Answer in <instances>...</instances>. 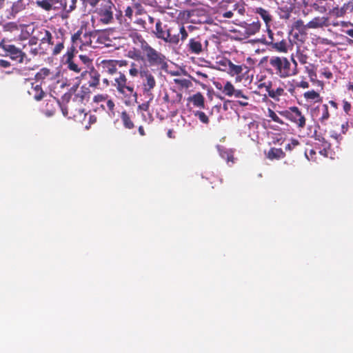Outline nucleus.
Returning <instances> with one entry per match:
<instances>
[{
    "mask_svg": "<svg viewBox=\"0 0 353 353\" xmlns=\"http://www.w3.org/2000/svg\"><path fill=\"white\" fill-rule=\"evenodd\" d=\"M145 59L141 55L140 52H134V55L131 57L136 60L147 61L148 67L157 68V70L159 69H164L167 67V62L165 61V56L158 52L156 49L152 48L150 45L146 47L142 50Z\"/></svg>",
    "mask_w": 353,
    "mask_h": 353,
    "instance_id": "obj_1",
    "label": "nucleus"
},
{
    "mask_svg": "<svg viewBox=\"0 0 353 353\" xmlns=\"http://www.w3.org/2000/svg\"><path fill=\"white\" fill-rule=\"evenodd\" d=\"M117 74L118 76L114 79L112 85L126 99V103H130L132 101L137 102V93L134 90V84L128 80L124 73L119 72Z\"/></svg>",
    "mask_w": 353,
    "mask_h": 353,
    "instance_id": "obj_2",
    "label": "nucleus"
},
{
    "mask_svg": "<svg viewBox=\"0 0 353 353\" xmlns=\"http://www.w3.org/2000/svg\"><path fill=\"white\" fill-rule=\"evenodd\" d=\"M70 94H65L63 97V101H66L65 104H61L59 101L62 114L68 119H72L77 121H82L87 117L85 112L83 105H79L75 101L70 100Z\"/></svg>",
    "mask_w": 353,
    "mask_h": 353,
    "instance_id": "obj_3",
    "label": "nucleus"
},
{
    "mask_svg": "<svg viewBox=\"0 0 353 353\" xmlns=\"http://www.w3.org/2000/svg\"><path fill=\"white\" fill-rule=\"evenodd\" d=\"M67 32L63 28H54L52 33L50 35L48 42L46 43L45 48H46V53L51 52V55L56 57L61 54L65 48V43L67 39Z\"/></svg>",
    "mask_w": 353,
    "mask_h": 353,
    "instance_id": "obj_4",
    "label": "nucleus"
},
{
    "mask_svg": "<svg viewBox=\"0 0 353 353\" xmlns=\"http://www.w3.org/2000/svg\"><path fill=\"white\" fill-rule=\"evenodd\" d=\"M115 6L111 0H102L94 8V13L99 23L108 25L114 22Z\"/></svg>",
    "mask_w": 353,
    "mask_h": 353,
    "instance_id": "obj_5",
    "label": "nucleus"
},
{
    "mask_svg": "<svg viewBox=\"0 0 353 353\" xmlns=\"http://www.w3.org/2000/svg\"><path fill=\"white\" fill-rule=\"evenodd\" d=\"M0 48H1L5 56L9 57L12 61H16L17 63H28L31 60L28 54L24 52L21 48L12 44L10 41L3 39L0 41Z\"/></svg>",
    "mask_w": 353,
    "mask_h": 353,
    "instance_id": "obj_6",
    "label": "nucleus"
},
{
    "mask_svg": "<svg viewBox=\"0 0 353 353\" xmlns=\"http://www.w3.org/2000/svg\"><path fill=\"white\" fill-rule=\"evenodd\" d=\"M156 70L154 68L150 70L145 63L141 65L140 78L142 79L143 94L150 98V101H152L154 98L152 90L157 85L155 78L152 74V72H155Z\"/></svg>",
    "mask_w": 353,
    "mask_h": 353,
    "instance_id": "obj_7",
    "label": "nucleus"
},
{
    "mask_svg": "<svg viewBox=\"0 0 353 353\" xmlns=\"http://www.w3.org/2000/svg\"><path fill=\"white\" fill-rule=\"evenodd\" d=\"M269 64L273 73L280 78H288L293 74L291 72V63L287 57L272 56L269 60Z\"/></svg>",
    "mask_w": 353,
    "mask_h": 353,
    "instance_id": "obj_8",
    "label": "nucleus"
},
{
    "mask_svg": "<svg viewBox=\"0 0 353 353\" xmlns=\"http://www.w3.org/2000/svg\"><path fill=\"white\" fill-rule=\"evenodd\" d=\"M174 30V27H168V25L163 24L160 19L155 23V28L152 33L158 39L163 40L165 43L177 45L179 43V39L176 35H172Z\"/></svg>",
    "mask_w": 353,
    "mask_h": 353,
    "instance_id": "obj_9",
    "label": "nucleus"
},
{
    "mask_svg": "<svg viewBox=\"0 0 353 353\" xmlns=\"http://www.w3.org/2000/svg\"><path fill=\"white\" fill-rule=\"evenodd\" d=\"M99 39V32L97 30L91 32H83L82 28L78 30L71 37V41L77 47L83 48V47L91 46L95 48L96 46L92 45L93 39Z\"/></svg>",
    "mask_w": 353,
    "mask_h": 353,
    "instance_id": "obj_10",
    "label": "nucleus"
},
{
    "mask_svg": "<svg viewBox=\"0 0 353 353\" xmlns=\"http://www.w3.org/2000/svg\"><path fill=\"white\" fill-rule=\"evenodd\" d=\"M311 115L318 123L323 125H327L330 118L328 105L323 104L312 108Z\"/></svg>",
    "mask_w": 353,
    "mask_h": 353,
    "instance_id": "obj_11",
    "label": "nucleus"
},
{
    "mask_svg": "<svg viewBox=\"0 0 353 353\" xmlns=\"http://www.w3.org/2000/svg\"><path fill=\"white\" fill-rule=\"evenodd\" d=\"M284 115L299 128H303L305 127L306 119L299 108L296 106L289 108V109L284 112Z\"/></svg>",
    "mask_w": 353,
    "mask_h": 353,
    "instance_id": "obj_12",
    "label": "nucleus"
},
{
    "mask_svg": "<svg viewBox=\"0 0 353 353\" xmlns=\"http://www.w3.org/2000/svg\"><path fill=\"white\" fill-rule=\"evenodd\" d=\"M280 10V17L288 19L295 8L296 0H275Z\"/></svg>",
    "mask_w": 353,
    "mask_h": 353,
    "instance_id": "obj_13",
    "label": "nucleus"
},
{
    "mask_svg": "<svg viewBox=\"0 0 353 353\" xmlns=\"http://www.w3.org/2000/svg\"><path fill=\"white\" fill-rule=\"evenodd\" d=\"M54 28V27L37 26L33 29L32 34H35L39 44L45 48L47 46L46 43L48 42Z\"/></svg>",
    "mask_w": 353,
    "mask_h": 353,
    "instance_id": "obj_14",
    "label": "nucleus"
},
{
    "mask_svg": "<svg viewBox=\"0 0 353 353\" xmlns=\"http://www.w3.org/2000/svg\"><path fill=\"white\" fill-rule=\"evenodd\" d=\"M203 43L205 46L203 44L202 38L199 36L191 38L188 44V50L192 54H199L203 52L205 49H207L208 41L205 39Z\"/></svg>",
    "mask_w": 353,
    "mask_h": 353,
    "instance_id": "obj_15",
    "label": "nucleus"
},
{
    "mask_svg": "<svg viewBox=\"0 0 353 353\" xmlns=\"http://www.w3.org/2000/svg\"><path fill=\"white\" fill-rule=\"evenodd\" d=\"M229 64L230 68H228V72L231 76H236V79L238 81H241L250 71L248 67L245 64L235 65L233 63H229Z\"/></svg>",
    "mask_w": 353,
    "mask_h": 353,
    "instance_id": "obj_16",
    "label": "nucleus"
},
{
    "mask_svg": "<svg viewBox=\"0 0 353 353\" xmlns=\"http://www.w3.org/2000/svg\"><path fill=\"white\" fill-rule=\"evenodd\" d=\"M81 77L88 80V85L91 88H95L99 84L100 74L93 67L90 71H83L81 73Z\"/></svg>",
    "mask_w": 353,
    "mask_h": 353,
    "instance_id": "obj_17",
    "label": "nucleus"
},
{
    "mask_svg": "<svg viewBox=\"0 0 353 353\" xmlns=\"http://www.w3.org/2000/svg\"><path fill=\"white\" fill-rule=\"evenodd\" d=\"M222 92L228 97L234 96L236 98L243 99H247L246 94H245L241 90L235 89L234 86L230 81L225 82L223 88L222 89Z\"/></svg>",
    "mask_w": 353,
    "mask_h": 353,
    "instance_id": "obj_18",
    "label": "nucleus"
},
{
    "mask_svg": "<svg viewBox=\"0 0 353 353\" xmlns=\"http://www.w3.org/2000/svg\"><path fill=\"white\" fill-rule=\"evenodd\" d=\"M254 12L258 14L265 22L267 30L270 29V26L273 21V16L270 11L263 8H256Z\"/></svg>",
    "mask_w": 353,
    "mask_h": 353,
    "instance_id": "obj_19",
    "label": "nucleus"
},
{
    "mask_svg": "<svg viewBox=\"0 0 353 353\" xmlns=\"http://www.w3.org/2000/svg\"><path fill=\"white\" fill-rule=\"evenodd\" d=\"M55 4L59 6H55L56 8H61L67 13L71 12L76 8L77 0H52Z\"/></svg>",
    "mask_w": 353,
    "mask_h": 353,
    "instance_id": "obj_20",
    "label": "nucleus"
},
{
    "mask_svg": "<svg viewBox=\"0 0 353 353\" xmlns=\"http://www.w3.org/2000/svg\"><path fill=\"white\" fill-rule=\"evenodd\" d=\"M118 65V62L117 60H103L101 62V65L103 69V72L112 75L117 73V66Z\"/></svg>",
    "mask_w": 353,
    "mask_h": 353,
    "instance_id": "obj_21",
    "label": "nucleus"
},
{
    "mask_svg": "<svg viewBox=\"0 0 353 353\" xmlns=\"http://www.w3.org/2000/svg\"><path fill=\"white\" fill-rule=\"evenodd\" d=\"M261 23L259 20L252 23L243 22L241 26L245 29V34L249 37L257 33L261 29Z\"/></svg>",
    "mask_w": 353,
    "mask_h": 353,
    "instance_id": "obj_22",
    "label": "nucleus"
},
{
    "mask_svg": "<svg viewBox=\"0 0 353 353\" xmlns=\"http://www.w3.org/2000/svg\"><path fill=\"white\" fill-rule=\"evenodd\" d=\"M28 93L37 101L42 100L46 96V92L43 90L41 85L34 83H32L31 89L28 91Z\"/></svg>",
    "mask_w": 353,
    "mask_h": 353,
    "instance_id": "obj_23",
    "label": "nucleus"
},
{
    "mask_svg": "<svg viewBox=\"0 0 353 353\" xmlns=\"http://www.w3.org/2000/svg\"><path fill=\"white\" fill-rule=\"evenodd\" d=\"M130 37L132 39L134 43L139 45L141 51L148 47L150 44L143 39L141 34L137 32H132L130 34Z\"/></svg>",
    "mask_w": 353,
    "mask_h": 353,
    "instance_id": "obj_24",
    "label": "nucleus"
},
{
    "mask_svg": "<svg viewBox=\"0 0 353 353\" xmlns=\"http://www.w3.org/2000/svg\"><path fill=\"white\" fill-rule=\"evenodd\" d=\"M25 8L26 5L23 3V0H16L11 6L8 18H14L18 13L23 11Z\"/></svg>",
    "mask_w": 353,
    "mask_h": 353,
    "instance_id": "obj_25",
    "label": "nucleus"
},
{
    "mask_svg": "<svg viewBox=\"0 0 353 353\" xmlns=\"http://www.w3.org/2000/svg\"><path fill=\"white\" fill-rule=\"evenodd\" d=\"M188 101L192 102L195 107L205 108V98L201 92H197L188 98Z\"/></svg>",
    "mask_w": 353,
    "mask_h": 353,
    "instance_id": "obj_26",
    "label": "nucleus"
},
{
    "mask_svg": "<svg viewBox=\"0 0 353 353\" xmlns=\"http://www.w3.org/2000/svg\"><path fill=\"white\" fill-rule=\"evenodd\" d=\"M285 157V152L281 148H271L267 154V158L273 159H281Z\"/></svg>",
    "mask_w": 353,
    "mask_h": 353,
    "instance_id": "obj_27",
    "label": "nucleus"
},
{
    "mask_svg": "<svg viewBox=\"0 0 353 353\" xmlns=\"http://www.w3.org/2000/svg\"><path fill=\"white\" fill-rule=\"evenodd\" d=\"M288 48L289 44L287 39H281L279 41L274 43V48L272 49L280 53H287Z\"/></svg>",
    "mask_w": 353,
    "mask_h": 353,
    "instance_id": "obj_28",
    "label": "nucleus"
},
{
    "mask_svg": "<svg viewBox=\"0 0 353 353\" xmlns=\"http://www.w3.org/2000/svg\"><path fill=\"white\" fill-rule=\"evenodd\" d=\"M29 54L32 57H35L37 56H43L47 54L46 48L40 45L39 43L37 46H29Z\"/></svg>",
    "mask_w": 353,
    "mask_h": 353,
    "instance_id": "obj_29",
    "label": "nucleus"
},
{
    "mask_svg": "<svg viewBox=\"0 0 353 353\" xmlns=\"http://www.w3.org/2000/svg\"><path fill=\"white\" fill-rule=\"evenodd\" d=\"M326 19L324 17H315L306 24L307 28H317L325 25Z\"/></svg>",
    "mask_w": 353,
    "mask_h": 353,
    "instance_id": "obj_30",
    "label": "nucleus"
},
{
    "mask_svg": "<svg viewBox=\"0 0 353 353\" xmlns=\"http://www.w3.org/2000/svg\"><path fill=\"white\" fill-rule=\"evenodd\" d=\"M121 119L123 125L125 128L131 130L134 128V123L132 121L130 115L127 113V112L123 111L121 112Z\"/></svg>",
    "mask_w": 353,
    "mask_h": 353,
    "instance_id": "obj_31",
    "label": "nucleus"
},
{
    "mask_svg": "<svg viewBox=\"0 0 353 353\" xmlns=\"http://www.w3.org/2000/svg\"><path fill=\"white\" fill-rule=\"evenodd\" d=\"M230 5L232 6V10H236L239 6L233 0H222L219 4V11L226 10Z\"/></svg>",
    "mask_w": 353,
    "mask_h": 353,
    "instance_id": "obj_32",
    "label": "nucleus"
},
{
    "mask_svg": "<svg viewBox=\"0 0 353 353\" xmlns=\"http://www.w3.org/2000/svg\"><path fill=\"white\" fill-rule=\"evenodd\" d=\"M88 93L85 90H81L79 92H78L77 94H75L74 98L72 99V101H75L79 105H83V101L85 99V98L88 97Z\"/></svg>",
    "mask_w": 353,
    "mask_h": 353,
    "instance_id": "obj_33",
    "label": "nucleus"
},
{
    "mask_svg": "<svg viewBox=\"0 0 353 353\" xmlns=\"http://www.w3.org/2000/svg\"><path fill=\"white\" fill-rule=\"evenodd\" d=\"M303 96L307 100H314L316 102H321L322 101V97H321L319 93L314 90L305 92Z\"/></svg>",
    "mask_w": 353,
    "mask_h": 353,
    "instance_id": "obj_34",
    "label": "nucleus"
},
{
    "mask_svg": "<svg viewBox=\"0 0 353 353\" xmlns=\"http://www.w3.org/2000/svg\"><path fill=\"white\" fill-rule=\"evenodd\" d=\"M178 38L179 39V41H184L187 39L188 37V32L185 28L183 25H178L177 26V34Z\"/></svg>",
    "mask_w": 353,
    "mask_h": 353,
    "instance_id": "obj_35",
    "label": "nucleus"
},
{
    "mask_svg": "<svg viewBox=\"0 0 353 353\" xmlns=\"http://www.w3.org/2000/svg\"><path fill=\"white\" fill-rule=\"evenodd\" d=\"M77 48V45L72 43V46L68 48L66 53L63 56L65 59V62H69L70 61L73 60Z\"/></svg>",
    "mask_w": 353,
    "mask_h": 353,
    "instance_id": "obj_36",
    "label": "nucleus"
},
{
    "mask_svg": "<svg viewBox=\"0 0 353 353\" xmlns=\"http://www.w3.org/2000/svg\"><path fill=\"white\" fill-rule=\"evenodd\" d=\"M37 4L40 8H43L46 11H49L52 8V4H55L52 0H41L37 1Z\"/></svg>",
    "mask_w": 353,
    "mask_h": 353,
    "instance_id": "obj_37",
    "label": "nucleus"
},
{
    "mask_svg": "<svg viewBox=\"0 0 353 353\" xmlns=\"http://www.w3.org/2000/svg\"><path fill=\"white\" fill-rule=\"evenodd\" d=\"M83 6L85 8H90L91 9L95 8L102 0H80Z\"/></svg>",
    "mask_w": 353,
    "mask_h": 353,
    "instance_id": "obj_38",
    "label": "nucleus"
},
{
    "mask_svg": "<svg viewBox=\"0 0 353 353\" xmlns=\"http://www.w3.org/2000/svg\"><path fill=\"white\" fill-rule=\"evenodd\" d=\"M292 28L298 30L300 33H303L307 28L306 25H304L303 20L299 19L293 23Z\"/></svg>",
    "mask_w": 353,
    "mask_h": 353,
    "instance_id": "obj_39",
    "label": "nucleus"
},
{
    "mask_svg": "<svg viewBox=\"0 0 353 353\" xmlns=\"http://www.w3.org/2000/svg\"><path fill=\"white\" fill-rule=\"evenodd\" d=\"M114 103L112 99H109L105 102V105H101V107L104 110H107L108 111V114L111 116L114 115Z\"/></svg>",
    "mask_w": 353,
    "mask_h": 353,
    "instance_id": "obj_40",
    "label": "nucleus"
},
{
    "mask_svg": "<svg viewBox=\"0 0 353 353\" xmlns=\"http://www.w3.org/2000/svg\"><path fill=\"white\" fill-rule=\"evenodd\" d=\"M174 82L181 88H188L192 85L191 81L186 79H174Z\"/></svg>",
    "mask_w": 353,
    "mask_h": 353,
    "instance_id": "obj_41",
    "label": "nucleus"
},
{
    "mask_svg": "<svg viewBox=\"0 0 353 353\" xmlns=\"http://www.w3.org/2000/svg\"><path fill=\"white\" fill-rule=\"evenodd\" d=\"M269 41L266 42V44L272 48H274V43L279 41V39L274 36L273 32L269 29L267 30Z\"/></svg>",
    "mask_w": 353,
    "mask_h": 353,
    "instance_id": "obj_42",
    "label": "nucleus"
},
{
    "mask_svg": "<svg viewBox=\"0 0 353 353\" xmlns=\"http://www.w3.org/2000/svg\"><path fill=\"white\" fill-rule=\"evenodd\" d=\"M305 71L308 74V77H310L312 81H313L316 79V73L314 65L311 64L309 66H305Z\"/></svg>",
    "mask_w": 353,
    "mask_h": 353,
    "instance_id": "obj_43",
    "label": "nucleus"
},
{
    "mask_svg": "<svg viewBox=\"0 0 353 353\" xmlns=\"http://www.w3.org/2000/svg\"><path fill=\"white\" fill-rule=\"evenodd\" d=\"M65 64H67L68 68L70 70H72L74 72L79 73L82 70L81 67L79 66V64L75 63L73 60H71L69 62H65Z\"/></svg>",
    "mask_w": 353,
    "mask_h": 353,
    "instance_id": "obj_44",
    "label": "nucleus"
},
{
    "mask_svg": "<svg viewBox=\"0 0 353 353\" xmlns=\"http://www.w3.org/2000/svg\"><path fill=\"white\" fill-rule=\"evenodd\" d=\"M268 117L272 119L276 123L279 124H283L284 122L281 119L279 116L271 109H268Z\"/></svg>",
    "mask_w": 353,
    "mask_h": 353,
    "instance_id": "obj_45",
    "label": "nucleus"
},
{
    "mask_svg": "<svg viewBox=\"0 0 353 353\" xmlns=\"http://www.w3.org/2000/svg\"><path fill=\"white\" fill-rule=\"evenodd\" d=\"M194 115L199 118V119L203 123H209V118L206 115V114L201 111H197L195 112Z\"/></svg>",
    "mask_w": 353,
    "mask_h": 353,
    "instance_id": "obj_46",
    "label": "nucleus"
},
{
    "mask_svg": "<svg viewBox=\"0 0 353 353\" xmlns=\"http://www.w3.org/2000/svg\"><path fill=\"white\" fill-rule=\"evenodd\" d=\"M80 61L88 68L92 65V60L85 54H80L79 56Z\"/></svg>",
    "mask_w": 353,
    "mask_h": 353,
    "instance_id": "obj_47",
    "label": "nucleus"
},
{
    "mask_svg": "<svg viewBox=\"0 0 353 353\" xmlns=\"http://www.w3.org/2000/svg\"><path fill=\"white\" fill-rule=\"evenodd\" d=\"M296 57H297L299 61L301 64L307 63V59H308V56L307 54H304L303 52H301L300 50H297Z\"/></svg>",
    "mask_w": 353,
    "mask_h": 353,
    "instance_id": "obj_48",
    "label": "nucleus"
},
{
    "mask_svg": "<svg viewBox=\"0 0 353 353\" xmlns=\"http://www.w3.org/2000/svg\"><path fill=\"white\" fill-rule=\"evenodd\" d=\"M284 90L281 88H278L276 90H272L269 92V97L271 98L275 99L277 97L281 96L283 93Z\"/></svg>",
    "mask_w": 353,
    "mask_h": 353,
    "instance_id": "obj_49",
    "label": "nucleus"
},
{
    "mask_svg": "<svg viewBox=\"0 0 353 353\" xmlns=\"http://www.w3.org/2000/svg\"><path fill=\"white\" fill-rule=\"evenodd\" d=\"M50 74V71L48 68H42L40 70L39 72L36 74V77L37 79H44L45 77L49 76Z\"/></svg>",
    "mask_w": 353,
    "mask_h": 353,
    "instance_id": "obj_50",
    "label": "nucleus"
},
{
    "mask_svg": "<svg viewBox=\"0 0 353 353\" xmlns=\"http://www.w3.org/2000/svg\"><path fill=\"white\" fill-rule=\"evenodd\" d=\"M299 145V141L295 139H291L290 143L285 145V149L287 151H292L293 149H294Z\"/></svg>",
    "mask_w": 353,
    "mask_h": 353,
    "instance_id": "obj_51",
    "label": "nucleus"
},
{
    "mask_svg": "<svg viewBox=\"0 0 353 353\" xmlns=\"http://www.w3.org/2000/svg\"><path fill=\"white\" fill-rule=\"evenodd\" d=\"M342 8V13L351 12L353 11V1H348L344 3Z\"/></svg>",
    "mask_w": 353,
    "mask_h": 353,
    "instance_id": "obj_52",
    "label": "nucleus"
},
{
    "mask_svg": "<svg viewBox=\"0 0 353 353\" xmlns=\"http://www.w3.org/2000/svg\"><path fill=\"white\" fill-rule=\"evenodd\" d=\"M29 32L23 28L21 30V33L18 36V39L19 41H25L27 40L29 38Z\"/></svg>",
    "mask_w": 353,
    "mask_h": 353,
    "instance_id": "obj_53",
    "label": "nucleus"
},
{
    "mask_svg": "<svg viewBox=\"0 0 353 353\" xmlns=\"http://www.w3.org/2000/svg\"><path fill=\"white\" fill-rule=\"evenodd\" d=\"M291 61L294 65L292 68H291V72L293 73L292 76H295L299 73L297 61L294 59L293 56L291 57Z\"/></svg>",
    "mask_w": 353,
    "mask_h": 353,
    "instance_id": "obj_54",
    "label": "nucleus"
},
{
    "mask_svg": "<svg viewBox=\"0 0 353 353\" xmlns=\"http://www.w3.org/2000/svg\"><path fill=\"white\" fill-rule=\"evenodd\" d=\"M5 28L7 30L9 31H15L19 30V25L14 22H10L7 23L5 26Z\"/></svg>",
    "mask_w": 353,
    "mask_h": 353,
    "instance_id": "obj_55",
    "label": "nucleus"
},
{
    "mask_svg": "<svg viewBox=\"0 0 353 353\" xmlns=\"http://www.w3.org/2000/svg\"><path fill=\"white\" fill-rule=\"evenodd\" d=\"M305 155L308 160H315L316 151L313 149L305 150Z\"/></svg>",
    "mask_w": 353,
    "mask_h": 353,
    "instance_id": "obj_56",
    "label": "nucleus"
},
{
    "mask_svg": "<svg viewBox=\"0 0 353 353\" xmlns=\"http://www.w3.org/2000/svg\"><path fill=\"white\" fill-rule=\"evenodd\" d=\"M219 15L222 16L224 18L230 19V18H232L234 15L233 10H228V11H227V10L219 11Z\"/></svg>",
    "mask_w": 353,
    "mask_h": 353,
    "instance_id": "obj_57",
    "label": "nucleus"
},
{
    "mask_svg": "<svg viewBox=\"0 0 353 353\" xmlns=\"http://www.w3.org/2000/svg\"><path fill=\"white\" fill-rule=\"evenodd\" d=\"M351 108H352V105L349 101H346L345 99L343 100V108L344 112L347 114H350Z\"/></svg>",
    "mask_w": 353,
    "mask_h": 353,
    "instance_id": "obj_58",
    "label": "nucleus"
},
{
    "mask_svg": "<svg viewBox=\"0 0 353 353\" xmlns=\"http://www.w3.org/2000/svg\"><path fill=\"white\" fill-rule=\"evenodd\" d=\"M129 74L132 77H136L138 75L141 77V66L139 68H130Z\"/></svg>",
    "mask_w": 353,
    "mask_h": 353,
    "instance_id": "obj_59",
    "label": "nucleus"
},
{
    "mask_svg": "<svg viewBox=\"0 0 353 353\" xmlns=\"http://www.w3.org/2000/svg\"><path fill=\"white\" fill-rule=\"evenodd\" d=\"M133 12V8L130 6H128L124 10L125 17L132 20Z\"/></svg>",
    "mask_w": 353,
    "mask_h": 353,
    "instance_id": "obj_60",
    "label": "nucleus"
},
{
    "mask_svg": "<svg viewBox=\"0 0 353 353\" xmlns=\"http://www.w3.org/2000/svg\"><path fill=\"white\" fill-rule=\"evenodd\" d=\"M38 41H39L37 39L35 34H32V36L28 40V46H37Z\"/></svg>",
    "mask_w": 353,
    "mask_h": 353,
    "instance_id": "obj_61",
    "label": "nucleus"
},
{
    "mask_svg": "<svg viewBox=\"0 0 353 353\" xmlns=\"http://www.w3.org/2000/svg\"><path fill=\"white\" fill-rule=\"evenodd\" d=\"M134 23L137 25L138 26H139L140 28H141L143 29H145V30L146 29V27H145L146 22L144 19H143L141 18L137 19L134 21Z\"/></svg>",
    "mask_w": 353,
    "mask_h": 353,
    "instance_id": "obj_62",
    "label": "nucleus"
},
{
    "mask_svg": "<svg viewBox=\"0 0 353 353\" xmlns=\"http://www.w3.org/2000/svg\"><path fill=\"white\" fill-rule=\"evenodd\" d=\"M229 63H232V62L230 59H223L222 60H220L218 62L219 65L225 67L227 69L230 68Z\"/></svg>",
    "mask_w": 353,
    "mask_h": 353,
    "instance_id": "obj_63",
    "label": "nucleus"
},
{
    "mask_svg": "<svg viewBox=\"0 0 353 353\" xmlns=\"http://www.w3.org/2000/svg\"><path fill=\"white\" fill-rule=\"evenodd\" d=\"M150 101H150V99H149L147 102L139 105L138 107L139 110H140L141 111H144V112L148 111Z\"/></svg>",
    "mask_w": 353,
    "mask_h": 353,
    "instance_id": "obj_64",
    "label": "nucleus"
}]
</instances>
